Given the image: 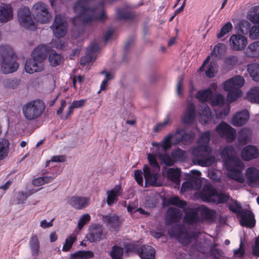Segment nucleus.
Masks as SVG:
<instances>
[{
	"label": "nucleus",
	"mask_w": 259,
	"mask_h": 259,
	"mask_svg": "<svg viewBox=\"0 0 259 259\" xmlns=\"http://www.w3.org/2000/svg\"><path fill=\"white\" fill-rule=\"evenodd\" d=\"M88 0H78L74 6V11L76 16L73 19L72 23L76 26L78 22L83 24H90L93 21H102L107 18L103 5H99L94 8L89 7Z\"/></svg>",
	"instance_id": "obj_1"
},
{
	"label": "nucleus",
	"mask_w": 259,
	"mask_h": 259,
	"mask_svg": "<svg viewBox=\"0 0 259 259\" xmlns=\"http://www.w3.org/2000/svg\"><path fill=\"white\" fill-rule=\"evenodd\" d=\"M174 135L173 134H169L163 140L162 148L163 152L162 153H158L157 154L149 153L148 154V159L150 164L151 168L145 165L143 167L144 172V177L146 184L151 186H158L160 183L158 181V172L160 170V166L156 161V157L159 158L160 154H165L166 151L170 147V142L171 141L174 144Z\"/></svg>",
	"instance_id": "obj_2"
},
{
	"label": "nucleus",
	"mask_w": 259,
	"mask_h": 259,
	"mask_svg": "<svg viewBox=\"0 0 259 259\" xmlns=\"http://www.w3.org/2000/svg\"><path fill=\"white\" fill-rule=\"evenodd\" d=\"M221 155L222 157L225 159L224 166L229 171L227 173L228 177L238 183H243L245 178L241 171L244 165L240 158L236 156L234 148L231 146L224 147Z\"/></svg>",
	"instance_id": "obj_3"
},
{
	"label": "nucleus",
	"mask_w": 259,
	"mask_h": 259,
	"mask_svg": "<svg viewBox=\"0 0 259 259\" xmlns=\"http://www.w3.org/2000/svg\"><path fill=\"white\" fill-rule=\"evenodd\" d=\"M210 132L207 131L201 134L199 145L191 149L192 154L194 156L193 162L201 166L207 167L214 162L215 158L210 154L211 148L208 145L210 141Z\"/></svg>",
	"instance_id": "obj_4"
},
{
	"label": "nucleus",
	"mask_w": 259,
	"mask_h": 259,
	"mask_svg": "<svg viewBox=\"0 0 259 259\" xmlns=\"http://www.w3.org/2000/svg\"><path fill=\"white\" fill-rule=\"evenodd\" d=\"M50 48L44 45L38 46L33 51L32 58L28 59L25 64V69L28 73L41 71L44 69V61Z\"/></svg>",
	"instance_id": "obj_5"
},
{
	"label": "nucleus",
	"mask_w": 259,
	"mask_h": 259,
	"mask_svg": "<svg viewBox=\"0 0 259 259\" xmlns=\"http://www.w3.org/2000/svg\"><path fill=\"white\" fill-rule=\"evenodd\" d=\"M171 237L177 238L185 246H190L192 249L201 251V243L198 242V234L194 232H182L179 225H176L168 231Z\"/></svg>",
	"instance_id": "obj_6"
},
{
	"label": "nucleus",
	"mask_w": 259,
	"mask_h": 259,
	"mask_svg": "<svg viewBox=\"0 0 259 259\" xmlns=\"http://www.w3.org/2000/svg\"><path fill=\"white\" fill-rule=\"evenodd\" d=\"M13 50L8 45L0 46V66L5 74L16 71L19 67Z\"/></svg>",
	"instance_id": "obj_7"
},
{
	"label": "nucleus",
	"mask_w": 259,
	"mask_h": 259,
	"mask_svg": "<svg viewBox=\"0 0 259 259\" xmlns=\"http://www.w3.org/2000/svg\"><path fill=\"white\" fill-rule=\"evenodd\" d=\"M244 79L240 75H236L223 83L224 90L228 92L227 100L232 102L237 100L241 95L240 88L243 85Z\"/></svg>",
	"instance_id": "obj_8"
},
{
	"label": "nucleus",
	"mask_w": 259,
	"mask_h": 259,
	"mask_svg": "<svg viewBox=\"0 0 259 259\" xmlns=\"http://www.w3.org/2000/svg\"><path fill=\"white\" fill-rule=\"evenodd\" d=\"M212 93L210 89H207L198 91L195 95V98L202 102L199 112L200 116L199 120L203 124H206L211 116L210 109L205 102L211 98Z\"/></svg>",
	"instance_id": "obj_9"
},
{
	"label": "nucleus",
	"mask_w": 259,
	"mask_h": 259,
	"mask_svg": "<svg viewBox=\"0 0 259 259\" xmlns=\"http://www.w3.org/2000/svg\"><path fill=\"white\" fill-rule=\"evenodd\" d=\"M201 199L205 202H210L216 204L227 202L229 196L225 193L218 192L209 185H204L199 192Z\"/></svg>",
	"instance_id": "obj_10"
},
{
	"label": "nucleus",
	"mask_w": 259,
	"mask_h": 259,
	"mask_svg": "<svg viewBox=\"0 0 259 259\" xmlns=\"http://www.w3.org/2000/svg\"><path fill=\"white\" fill-rule=\"evenodd\" d=\"M45 110L44 103L40 100H34L25 104L22 108V112L26 119L34 120L39 117Z\"/></svg>",
	"instance_id": "obj_11"
},
{
	"label": "nucleus",
	"mask_w": 259,
	"mask_h": 259,
	"mask_svg": "<svg viewBox=\"0 0 259 259\" xmlns=\"http://www.w3.org/2000/svg\"><path fill=\"white\" fill-rule=\"evenodd\" d=\"M51 28L57 38L64 37L67 31V23L65 17L62 15H56Z\"/></svg>",
	"instance_id": "obj_12"
},
{
	"label": "nucleus",
	"mask_w": 259,
	"mask_h": 259,
	"mask_svg": "<svg viewBox=\"0 0 259 259\" xmlns=\"http://www.w3.org/2000/svg\"><path fill=\"white\" fill-rule=\"evenodd\" d=\"M18 21L21 26L29 30L35 28V25L32 19L29 9L24 7L21 8L18 12Z\"/></svg>",
	"instance_id": "obj_13"
},
{
	"label": "nucleus",
	"mask_w": 259,
	"mask_h": 259,
	"mask_svg": "<svg viewBox=\"0 0 259 259\" xmlns=\"http://www.w3.org/2000/svg\"><path fill=\"white\" fill-rule=\"evenodd\" d=\"M171 158L167 154H160L159 159L167 166H172L177 161H183L186 158L185 151L177 148L173 150L171 153Z\"/></svg>",
	"instance_id": "obj_14"
},
{
	"label": "nucleus",
	"mask_w": 259,
	"mask_h": 259,
	"mask_svg": "<svg viewBox=\"0 0 259 259\" xmlns=\"http://www.w3.org/2000/svg\"><path fill=\"white\" fill-rule=\"evenodd\" d=\"M33 10L34 17L37 21L41 23H46L49 21L50 15L45 4L41 2L36 3L33 7Z\"/></svg>",
	"instance_id": "obj_15"
},
{
	"label": "nucleus",
	"mask_w": 259,
	"mask_h": 259,
	"mask_svg": "<svg viewBox=\"0 0 259 259\" xmlns=\"http://www.w3.org/2000/svg\"><path fill=\"white\" fill-rule=\"evenodd\" d=\"M174 145L182 144L184 145L190 144L194 141L195 135L191 132L186 133L182 129H178L173 134Z\"/></svg>",
	"instance_id": "obj_16"
},
{
	"label": "nucleus",
	"mask_w": 259,
	"mask_h": 259,
	"mask_svg": "<svg viewBox=\"0 0 259 259\" xmlns=\"http://www.w3.org/2000/svg\"><path fill=\"white\" fill-rule=\"evenodd\" d=\"M229 43L232 50L242 51L247 45V39L244 35L235 34L232 35L229 40Z\"/></svg>",
	"instance_id": "obj_17"
},
{
	"label": "nucleus",
	"mask_w": 259,
	"mask_h": 259,
	"mask_svg": "<svg viewBox=\"0 0 259 259\" xmlns=\"http://www.w3.org/2000/svg\"><path fill=\"white\" fill-rule=\"evenodd\" d=\"M216 131L221 137L226 139L228 142H232L236 138V133L235 130L224 122L217 126Z\"/></svg>",
	"instance_id": "obj_18"
},
{
	"label": "nucleus",
	"mask_w": 259,
	"mask_h": 259,
	"mask_svg": "<svg viewBox=\"0 0 259 259\" xmlns=\"http://www.w3.org/2000/svg\"><path fill=\"white\" fill-rule=\"evenodd\" d=\"M91 202L89 197L73 196L68 198V203L76 209H82L88 207Z\"/></svg>",
	"instance_id": "obj_19"
},
{
	"label": "nucleus",
	"mask_w": 259,
	"mask_h": 259,
	"mask_svg": "<svg viewBox=\"0 0 259 259\" xmlns=\"http://www.w3.org/2000/svg\"><path fill=\"white\" fill-rule=\"evenodd\" d=\"M246 183L251 187L259 186V170L253 167L248 168L245 172Z\"/></svg>",
	"instance_id": "obj_20"
},
{
	"label": "nucleus",
	"mask_w": 259,
	"mask_h": 259,
	"mask_svg": "<svg viewBox=\"0 0 259 259\" xmlns=\"http://www.w3.org/2000/svg\"><path fill=\"white\" fill-rule=\"evenodd\" d=\"M99 50V46L96 42L92 43L87 49L85 56L81 58L80 60V64L85 65L89 64L94 61L96 58L95 53Z\"/></svg>",
	"instance_id": "obj_21"
},
{
	"label": "nucleus",
	"mask_w": 259,
	"mask_h": 259,
	"mask_svg": "<svg viewBox=\"0 0 259 259\" xmlns=\"http://www.w3.org/2000/svg\"><path fill=\"white\" fill-rule=\"evenodd\" d=\"M105 237V234L103 232L102 226L100 225H94L90 230L88 235V239L90 242L99 241Z\"/></svg>",
	"instance_id": "obj_22"
},
{
	"label": "nucleus",
	"mask_w": 259,
	"mask_h": 259,
	"mask_svg": "<svg viewBox=\"0 0 259 259\" xmlns=\"http://www.w3.org/2000/svg\"><path fill=\"white\" fill-rule=\"evenodd\" d=\"M239 215L241 217L240 223L242 226L249 228H252L254 226V215L250 210L243 209L239 214Z\"/></svg>",
	"instance_id": "obj_23"
},
{
	"label": "nucleus",
	"mask_w": 259,
	"mask_h": 259,
	"mask_svg": "<svg viewBox=\"0 0 259 259\" xmlns=\"http://www.w3.org/2000/svg\"><path fill=\"white\" fill-rule=\"evenodd\" d=\"M210 57L208 56L206 60L203 63V64L199 68V71H201L205 70V75L208 78H212L218 72V66L215 62H211L210 63L207 65L206 69L205 67L206 64L208 63Z\"/></svg>",
	"instance_id": "obj_24"
},
{
	"label": "nucleus",
	"mask_w": 259,
	"mask_h": 259,
	"mask_svg": "<svg viewBox=\"0 0 259 259\" xmlns=\"http://www.w3.org/2000/svg\"><path fill=\"white\" fill-rule=\"evenodd\" d=\"M122 193V189L120 185H117L115 186L110 191L106 192L107 203L108 205L111 206L113 204L116 203L118 201V197Z\"/></svg>",
	"instance_id": "obj_25"
},
{
	"label": "nucleus",
	"mask_w": 259,
	"mask_h": 259,
	"mask_svg": "<svg viewBox=\"0 0 259 259\" xmlns=\"http://www.w3.org/2000/svg\"><path fill=\"white\" fill-rule=\"evenodd\" d=\"M182 215L180 209L176 208H169L167 211L166 218L165 221L167 226L170 225L174 223L180 221Z\"/></svg>",
	"instance_id": "obj_26"
},
{
	"label": "nucleus",
	"mask_w": 259,
	"mask_h": 259,
	"mask_svg": "<svg viewBox=\"0 0 259 259\" xmlns=\"http://www.w3.org/2000/svg\"><path fill=\"white\" fill-rule=\"evenodd\" d=\"M249 113L246 110L236 113L233 117L232 124L236 126L245 124L249 119Z\"/></svg>",
	"instance_id": "obj_27"
},
{
	"label": "nucleus",
	"mask_w": 259,
	"mask_h": 259,
	"mask_svg": "<svg viewBox=\"0 0 259 259\" xmlns=\"http://www.w3.org/2000/svg\"><path fill=\"white\" fill-rule=\"evenodd\" d=\"M201 186V181L195 177H191L189 181L182 184L181 191L184 192L189 189H198Z\"/></svg>",
	"instance_id": "obj_28"
},
{
	"label": "nucleus",
	"mask_w": 259,
	"mask_h": 259,
	"mask_svg": "<svg viewBox=\"0 0 259 259\" xmlns=\"http://www.w3.org/2000/svg\"><path fill=\"white\" fill-rule=\"evenodd\" d=\"M155 249L151 246L143 245L138 250V254L141 259H154Z\"/></svg>",
	"instance_id": "obj_29"
},
{
	"label": "nucleus",
	"mask_w": 259,
	"mask_h": 259,
	"mask_svg": "<svg viewBox=\"0 0 259 259\" xmlns=\"http://www.w3.org/2000/svg\"><path fill=\"white\" fill-rule=\"evenodd\" d=\"M12 9L8 6H0V22L5 23L13 18Z\"/></svg>",
	"instance_id": "obj_30"
},
{
	"label": "nucleus",
	"mask_w": 259,
	"mask_h": 259,
	"mask_svg": "<svg viewBox=\"0 0 259 259\" xmlns=\"http://www.w3.org/2000/svg\"><path fill=\"white\" fill-rule=\"evenodd\" d=\"M258 156V150L253 146H247L242 151V158L244 160H249Z\"/></svg>",
	"instance_id": "obj_31"
},
{
	"label": "nucleus",
	"mask_w": 259,
	"mask_h": 259,
	"mask_svg": "<svg viewBox=\"0 0 259 259\" xmlns=\"http://www.w3.org/2000/svg\"><path fill=\"white\" fill-rule=\"evenodd\" d=\"M195 107L194 104L191 103L188 106L186 112L182 118L183 121L186 124H191L195 120Z\"/></svg>",
	"instance_id": "obj_32"
},
{
	"label": "nucleus",
	"mask_w": 259,
	"mask_h": 259,
	"mask_svg": "<svg viewBox=\"0 0 259 259\" xmlns=\"http://www.w3.org/2000/svg\"><path fill=\"white\" fill-rule=\"evenodd\" d=\"M103 221L112 228H116L122 222L121 219L115 214H109L103 217Z\"/></svg>",
	"instance_id": "obj_33"
},
{
	"label": "nucleus",
	"mask_w": 259,
	"mask_h": 259,
	"mask_svg": "<svg viewBox=\"0 0 259 259\" xmlns=\"http://www.w3.org/2000/svg\"><path fill=\"white\" fill-rule=\"evenodd\" d=\"M244 54L247 57H258L259 41H256L249 44L246 49Z\"/></svg>",
	"instance_id": "obj_34"
},
{
	"label": "nucleus",
	"mask_w": 259,
	"mask_h": 259,
	"mask_svg": "<svg viewBox=\"0 0 259 259\" xmlns=\"http://www.w3.org/2000/svg\"><path fill=\"white\" fill-rule=\"evenodd\" d=\"M86 101L87 100L85 99L73 101L71 105L68 108V112L65 116H61V119L65 120L68 119L69 116L72 114L73 109L75 108H81L83 106Z\"/></svg>",
	"instance_id": "obj_35"
},
{
	"label": "nucleus",
	"mask_w": 259,
	"mask_h": 259,
	"mask_svg": "<svg viewBox=\"0 0 259 259\" xmlns=\"http://www.w3.org/2000/svg\"><path fill=\"white\" fill-rule=\"evenodd\" d=\"M180 169L179 168H168L166 171L167 177L168 180L177 185L180 183Z\"/></svg>",
	"instance_id": "obj_36"
},
{
	"label": "nucleus",
	"mask_w": 259,
	"mask_h": 259,
	"mask_svg": "<svg viewBox=\"0 0 259 259\" xmlns=\"http://www.w3.org/2000/svg\"><path fill=\"white\" fill-rule=\"evenodd\" d=\"M251 132L250 130L247 128H243L240 130L238 134V140L239 142L244 145L250 141L251 139Z\"/></svg>",
	"instance_id": "obj_37"
},
{
	"label": "nucleus",
	"mask_w": 259,
	"mask_h": 259,
	"mask_svg": "<svg viewBox=\"0 0 259 259\" xmlns=\"http://www.w3.org/2000/svg\"><path fill=\"white\" fill-rule=\"evenodd\" d=\"M185 221L189 224L197 223L200 221L198 211L196 209L188 211L184 216Z\"/></svg>",
	"instance_id": "obj_38"
},
{
	"label": "nucleus",
	"mask_w": 259,
	"mask_h": 259,
	"mask_svg": "<svg viewBox=\"0 0 259 259\" xmlns=\"http://www.w3.org/2000/svg\"><path fill=\"white\" fill-rule=\"evenodd\" d=\"M29 245L33 256H36L39 254V242L37 236H32L29 241Z\"/></svg>",
	"instance_id": "obj_39"
},
{
	"label": "nucleus",
	"mask_w": 259,
	"mask_h": 259,
	"mask_svg": "<svg viewBox=\"0 0 259 259\" xmlns=\"http://www.w3.org/2000/svg\"><path fill=\"white\" fill-rule=\"evenodd\" d=\"M200 213L201 216L205 219L210 221H214L216 219V211L210 210L208 208L202 206L199 208Z\"/></svg>",
	"instance_id": "obj_40"
},
{
	"label": "nucleus",
	"mask_w": 259,
	"mask_h": 259,
	"mask_svg": "<svg viewBox=\"0 0 259 259\" xmlns=\"http://www.w3.org/2000/svg\"><path fill=\"white\" fill-rule=\"evenodd\" d=\"M247 71L254 81H259V64L252 63L248 65Z\"/></svg>",
	"instance_id": "obj_41"
},
{
	"label": "nucleus",
	"mask_w": 259,
	"mask_h": 259,
	"mask_svg": "<svg viewBox=\"0 0 259 259\" xmlns=\"http://www.w3.org/2000/svg\"><path fill=\"white\" fill-rule=\"evenodd\" d=\"M94 256V253L91 251H78L71 254V259H88Z\"/></svg>",
	"instance_id": "obj_42"
},
{
	"label": "nucleus",
	"mask_w": 259,
	"mask_h": 259,
	"mask_svg": "<svg viewBox=\"0 0 259 259\" xmlns=\"http://www.w3.org/2000/svg\"><path fill=\"white\" fill-rule=\"evenodd\" d=\"M247 98L251 102L259 103V87L251 88L247 93Z\"/></svg>",
	"instance_id": "obj_43"
},
{
	"label": "nucleus",
	"mask_w": 259,
	"mask_h": 259,
	"mask_svg": "<svg viewBox=\"0 0 259 259\" xmlns=\"http://www.w3.org/2000/svg\"><path fill=\"white\" fill-rule=\"evenodd\" d=\"M247 18L254 23H259V6L251 8L248 12Z\"/></svg>",
	"instance_id": "obj_44"
},
{
	"label": "nucleus",
	"mask_w": 259,
	"mask_h": 259,
	"mask_svg": "<svg viewBox=\"0 0 259 259\" xmlns=\"http://www.w3.org/2000/svg\"><path fill=\"white\" fill-rule=\"evenodd\" d=\"M9 142L5 139H0V159H2L8 155Z\"/></svg>",
	"instance_id": "obj_45"
},
{
	"label": "nucleus",
	"mask_w": 259,
	"mask_h": 259,
	"mask_svg": "<svg viewBox=\"0 0 259 259\" xmlns=\"http://www.w3.org/2000/svg\"><path fill=\"white\" fill-rule=\"evenodd\" d=\"M49 59L52 66H56L60 64L62 58L60 54H57L55 51H51Z\"/></svg>",
	"instance_id": "obj_46"
},
{
	"label": "nucleus",
	"mask_w": 259,
	"mask_h": 259,
	"mask_svg": "<svg viewBox=\"0 0 259 259\" xmlns=\"http://www.w3.org/2000/svg\"><path fill=\"white\" fill-rule=\"evenodd\" d=\"M76 240V237L74 234L69 236L65 240V243L62 247L63 251H69L72 247L73 244Z\"/></svg>",
	"instance_id": "obj_47"
},
{
	"label": "nucleus",
	"mask_w": 259,
	"mask_h": 259,
	"mask_svg": "<svg viewBox=\"0 0 259 259\" xmlns=\"http://www.w3.org/2000/svg\"><path fill=\"white\" fill-rule=\"evenodd\" d=\"M123 254V249L117 246H114L110 252L112 259H121Z\"/></svg>",
	"instance_id": "obj_48"
},
{
	"label": "nucleus",
	"mask_w": 259,
	"mask_h": 259,
	"mask_svg": "<svg viewBox=\"0 0 259 259\" xmlns=\"http://www.w3.org/2000/svg\"><path fill=\"white\" fill-rule=\"evenodd\" d=\"M116 13L118 19L126 20L132 16L131 13L124 9H118L116 10Z\"/></svg>",
	"instance_id": "obj_49"
},
{
	"label": "nucleus",
	"mask_w": 259,
	"mask_h": 259,
	"mask_svg": "<svg viewBox=\"0 0 259 259\" xmlns=\"http://www.w3.org/2000/svg\"><path fill=\"white\" fill-rule=\"evenodd\" d=\"M170 122V116L167 114L162 122H160L157 124L153 128V131L155 132H158L159 131L161 130L166 126L169 125Z\"/></svg>",
	"instance_id": "obj_50"
},
{
	"label": "nucleus",
	"mask_w": 259,
	"mask_h": 259,
	"mask_svg": "<svg viewBox=\"0 0 259 259\" xmlns=\"http://www.w3.org/2000/svg\"><path fill=\"white\" fill-rule=\"evenodd\" d=\"M168 203L170 204L176 205L180 208H184L187 205L186 201L180 200L178 197H172L168 199Z\"/></svg>",
	"instance_id": "obj_51"
},
{
	"label": "nucleus",
	"mask_w": 259,
	"mask_h": 259,
	"mask_svg": "<svg viewBox=\"0 0 259 259\" xmlns=\"http://www.w3.org/2000/svg\"><path fill=\"white\" fill-rule=\"evenodd\" d=\"M233 26L231 22H227L221 28L220 32H219L217 35V37L219 38H221L230 32Z\"/></svg>",
	"instance_id": "obj_52"
},
{
	"label": "nucleus",
	"mask_w": 259,
	"mask_h": 259,
	"mask_svg": "<svg viewBox=\"0 0 259 259\" xmlns=\"http://www.w3.org/2000/svg\"><path fill=\"white\" fill-rule=\"evenodd\" d=\"M224 97L221 94L215 95L211 96L210 100L211 104L212 106H217L222 104L224 102Z\"/></svg>",
	"instance_id": "obj_53"
},
{
	"label": "nucleus",
	"mask_w": 259,
	"mask_h": 259,
	"mask_svg": "<svg viewBox=\"0 0 259 259\" xmlns=\"http://www.w3.org/2000/svg\"><path fill=\"white\" fill-rule=\"evenodd\" d=\"M229 209L233 212L239 215L242 211L241 205L237 201L233 202L229 204Z\"/></svg>",
	"instance_id": "obj_54"
},
{
	"label": "nucleus",
	"mask_w": 259,
	"mask_h": 259,
	"mask_svg": "<svg viewBox=\"0 0 259 259\" xmlns=\"http://www.w3.org/2000/svg\"><path fill=\"white\" fill-rule=\"evenodd\" d=\"M102 74H105V78L102 81L101 85H100V90H104L106 89V88L108 84V80L111 79L113 77L112 75L108 72H106L105 71H102Z\"/></svg>",
	"instance_id": "obj_55"
},
{
	"label": "nucleus",
	"mask_w": 259,
	"mask_h": 259,
	"mask_svg": "<svg viewBox=\"0 0 259 259\" xmlns=\"http://www.w3.org/2000/svg\"><path fill=\"white\" fill-rule=\"evenodd\" d=\"M19 84V82L12 79H7L4 81V85L6 88L15 89Z\"/></svg>",
	"instance_id": "obj_56"
},
{
	"label": "nucleus",
	"mask_w": 259,
	"mask_h": 259,
	"mask_svg": "<svg viewBox=\"0 0 259 259\" xmlns=\"http://www.w3.org/2000/svg\"><path fill=\"white\" fill-rule=\"evenodd\" d=\"M126 253L135 252L138 253V250H139L138 246L134 243L125 244L124 245Z\"/></svg>",
	"instance_id": "obj_57"
},
{
	"label": "nucleus",
	"mask_w": 259,
	"mask_h": 259,
	"mask_svg": "<svg viewBox=\"0 0 259 259\" xmlns=\"http://www.w3.org/2000/svg\"><path fill=\"white\" fill-rule=\"evenodd\" d=\"M90 215L88 214L81 216L78 223V229L79 230L81 229L83 226L90 221Z\"/></svg>",
	"instance_id": "obj_58"
},
{
	"label": "nucleus",
	"mask_w": 259,
	"mask_h": 259,
	"mask_svg": "<svg viewBox=\"0 0 259 259\" xmlns=\"http://www.w3.org/2000/svg\"><path fill=\"white\" fill-rule=\"evenodd\" d=\"M238 62V58L235 56H229L225 58V64L228 66H234Z\"/></svg>",
	"instance_id": "obj_59"
},
{
	"label": "nucleus",
	"mask_w": 259,
	"mask_h": 259,
	"mask_svg": "<svg viewBox=\"0 0 259 259\" xmlns=\"http://www.w3.org/2000/svg\"><path fill=\"white\" fill-rule=\"evenodd\" d=\"M66 160V157L63 155H56L52 156L51 160L47 162L46 166L49 165L50 162H62Z\"/></svg>",
	"instance_id": "obj_60"
},
{
	"label": "nucleus",
	"mask_w": 259,
	"mask_h": 259,
	"mask_svg": "<svg viewBox=\"0 0 259 259\" xmlns=\"http://www.w3.org/2000/svg\"><path fill=\"white\" fill-rule=\"evenodd\" d=\"M249 37L253 39L259 38V28L257 26L252 27L250 30Z\"/></svg>",
	"instance_id": "obj_61"
},
{
	"label": "nucleus",
	"mask_w": 259,
	"mask_h": 259,
	"mask_svg": "<svg viewBox=\"0 0 259 259\" xmlns=\"http://www.w3.org/2000/svg\"><path fill=\"white\" fill-rule=\"evenodd\" d=\"M134 177L138 184L142 186L143 182L142 171L139 170H135Z\"/></svg>",
	"instance_id": "obj_62"
},
{
	"label": "nucleus",
	"mask_w": 259,
	"mask_h": 259,
	"mask_svg": "<svg viewBox=\"0 0 259 259\" xmlns=\"http://www.w3.org/2000/svg\"><path fill=\"white\" fill-rule=\"evenodd\" d=\"M250 24L247 21H242L240 24V29L241 31L244 33L250 30Z\"/></svg>",
	"instance_id": "obj_63"
},
{
	"label": "nucleus",
	"mask_w": 259,
	"mask_h": 259,
	"mask_svg": "<svg viewBox=\"0 0 259 259\" xmlns=\"http://www.w3.org/2000/svg\"><path fill=\"white\" fill-rule=\"evenodd\" d=\"M252 254L256 256H259V237L255 239L254 245L252 247Z\"/></svg>",
	"instance_id": "obj_64"
}]
</instances>
